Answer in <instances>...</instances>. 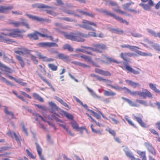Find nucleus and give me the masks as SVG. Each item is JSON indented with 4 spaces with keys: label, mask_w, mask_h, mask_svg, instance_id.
<instances>
[{
    "label": "nucleus",
    "mask_w": 160,
    "mask_h": 160,
    "mask_svg": "<svg viewBox=\"0 0 160 160\" xmlns=\"http://www.w3.org/2000/svg\"><path fill=\"white\" fill-rule=\"evenodd\" d=\"M32 115L34 117V118L36 121H38L39 118H41L44 122H46V120L40 116L38 114L32 112Z\"/></svg>",
    "instance_id": "nucleus-28"
},
{
    "label": "nucleus",
    "mask_w": 160,
    "mask_h": 160,
    "mask_svg": "<svg viewBox=\"0 0 160 160\" xmlns=\"http://www.w3.org/2000/svg\"><path fill=\"white\" fill-rule=\"evenodd\" d=\"M0 81L5 83L8 85H12V84L9 81L7 80L5 78L0 75Z\"/></svg>",
    "instance_id": "nucleus-38"
},
{
    "label": "nucleus",
    "mask_w": 160,
    "mask_h": 160,
    "mask_svg": "<svg viewBox=\"0 0 160 160\" xmlns=\"http://www.w3.org/2000/svg\"><path fill=\"white\" fill-rule=\"evenodd\" d=\"M133 116L134 118L142 127H146L145 124L142 121V118L143 116L142 114H138V117L134 115H133Z\"/></svg>",
    "instance_id": "nucleus-17"
},
{
    "label": "nucleus",
    "mask_w": 160,
    "mask_h": 160,
    "mask_svg": "<svg viewBox=\"0 0 160 160\" xmlns=\"http://www.w3.org/2000/svg\"><path fill=\"white\" fill-rule=\"evenodd\" d=\"M137 153L142 158V159L146 158L145 152L138 151L137 152Z\"/></svg>",
    "instance_id": "nucleus-52"
},
{
    "label": "nucleus",
    "mask_w": 160,
    "mask_h": 160,
    "mask_svg": "<svg viewBox=\"0 0 160 160\" xmlns=\"http://www.w3.org/2000/svg\"><path fill=\"white\" fill-rule=\"evenodd\" d=\"M82 24H79L78 25L80 27L87 30H91L93 31V32H89L88 34H86L88 35L87 37L89 36L93 37H96L97 36L95 32L96 30L91 27V26H92L94 27H97V25L96 23L84 19L82 20Z\"/></svg>",
    "instance_id": "nucleus-3"
},
{
    "label": "nucleus",
    "mask_w": 160,
    "mask_h": 160,
    "mask_svg": "<svg viewBox=\"0 0 160 160\" xmlns=\"http://www.w3.org/2000/svg\"><path fill=\"white\" fill-rule=\"evenodd\" d=\"M92 46L96 48L97 49L101 50H104L107 49L106 46L103 43H98L94 44L92 45Z\"/></svg>",
    "instance_id": "nucleus-19"
},
{
    "label": "nucleus",
    "mask_w": 160,
    "mask_h": 160,
    "mask_svg": "<svg viewBox=\"0 0 160 160\" xmlns=\"http://www.w3.org/2000/svg\"><path fill=\"white\" fill-rule=\"evenodd\" d=\"M13 136H14L15 139L17 141L19 145H20L21 144L20 140L19 138L17 135L15 133H13Z\"/></svg>",
    "instance_id": "nucleus-64"
},
{
    "label": "nucleus",
    "mask_w": 160,
    "mask_h": 160,
    "mask_svg": "<svg viewBox=\"0 0 160 160\" xmlns=\"http://www.w3.org/2000/svg\"><path fill=\"white\" fill-rule=\"evenodd\" d=\"M101 81L106 83L107 86H110V85H112L111 84L112 82V81L110 80L104 79L102 78V79H101Z\"/></svg>",
    "instance_id": "nucleus-54"
},
{
    "label": "nucleus",
    "mask_w": 160,
    "mask_h": 160,
    "mask_svg": "<svg viewBox=\"0 0 160 160\" xmlns=\"http://www.w3.org/2000/svg\"><path fill=\"white\" fill-rule=\"evenodd\" d=\"M139 5L141 6L142 8L145 10L150 11L151 10V7L153 6H150L149 4H143L142 3H140L139 4Z\"/></svg>",
    "instance_id": "nucleus-27"
},
{
    "label": "nucleus",
    "mask_w": 160,
    "mask_h": 160,
    "mask_svg": "<svg viewBox=\"0 0 160 160\" xmlns=\"http://www.w3.org/2000/svg\"><path fill=\"white\" fill-rule=\"evenodd\" d=\"M109 4L112 6L115 7V8H112V9L114 11L121 14H125V12L121 10L118 8V5L116 2L112 1H110L109 2Z\"/></svg>",
    "instance_id": "nucleus-13"
},
{
    "label": "nucleus",
    "mask_w": 160,
    "mask_h": 160,
    "mask_svg": "<svg viewBox=\"0 0 160 160\" xmlns=\"http://www.w3.org/2000/svg\"><path fill=\"white\" fill-rule=\"evenodd\" d=\"M31 51L28 50L26 48H22V55H28L31 54Z\"/></svg>",
    "instance_id": "nucleus-46"
},
{
    "label": "nucleus",
    "mask_w": 160,
    "mask_h": 160,
    "mask_svg": "<svg viewBox=\"0 0 160 160\" xmlns=\"http://www.w3.org/2000/svg\"><path fill=\"white\" fill-rule=\"evenodd\" d=\"M35 7L39 8H51L52 9H55L56 8L53 7L46 5L43 4H37L35 5Z\"/></svg>",
    "instance_id": "nucleus-26"
},
{
    "label": "nucleus",
    "mask_w": 160,
    "mask_h": 160,
    "mask_svg": "<svg viewBox=\"0 0 160 160\" xmlns=\"http://www.w3.org/2000/svg\"><path fill=\"white\" fill-rule=\"evenodd\" d=\"M103 12H104L106 15H109L110 16L113 17L116 20L122 23H125L126 25H128L129 24L128 22L125 20L123 19L122 18L116 16L115 14L109 12L107 10H104Z\"/></svg>",
    "instance_id": "nucleus-6"
},
{
    "label": "nucleus",
    "mask_w": 160,
    "mask_h": 160,
    "mask_svg": "<svg viewBox=\"0 0 160 160\" xmlns=\"http://www.w3.org/2000/svg\"><path fill=\"white\" fill-rule=\"evenodd\" d=\"M87 35L82 33L80 32H78L75 33V37L78 40H74L78 42H83L84 39L83 38L84 37L87 38Z\"/></svg>",
    "instance_id": "nucleus-12"
},
{
    "label": "nucleus",
    "mask_w": 160,
    "mask_h": 160,
    "mask_svg": "<svg viewBox=\"0 0 160 160\" xmlns=\"http://www.w3.org/2000/svg\"><path fill=\"white\" fill-rule=\"evenodd\" d=\"M120 47L123 48H128L130 50L135 51L138 54L142 56L152 57V54L151 53L143 52L137 50V49H139L140 48L136 46H131L129 44H123L120 45Z\"/></svg>",
    "instance_id": "nucleus-4"
},
{
    "label": "nucleus",
    "mask_w": 160,
    "mask_h": 160,
    "mask_svg": "<svg viewBox=\"0 0 160 160\" xmlns=\"http://www.w3.org/2000/svg\"><path fill=\"white\" fill-rule=\"evenodd\" d=\"M110 87L115 89L116 90H122V88L120 87L119 86L116 85V86H113L112 85H110Z\"/></svg>",
    "instance_id": "nucleus-61"
},
{
    "label": "nucleus",
    "mask_w": 160,
    "mask_h": 160,
    "mask_svg": "<svg viewBox=\"0 0 160 160\" xmlns=\"http://www.w3.org/2000/svg\"><path fill=\"white\" fill-rule=\"evenodd\" d=\"M63 114L68 119H69L71 120L73 119V116L72 114L66 112H64Z\"/></svg>",
    "instance_id": "nucleus-49"
},
{
    "label": "nucleus",
    "mask_w": 160,
    "mask_h": 160,
    "mask_svg": "<svg viewBox=\"0 0 160 160\" xmlns=\"http://www.w3.org/2000/svg\"><path fill=\"white\" fill-rule=\"evenodd\" d=\"M143 2H148L150 6H154V3L152 0H141Z\"/></svg>",
    "instance_id": "nucleus-58"
},
{
    "label": "nucleus",
    "mask_w": 160,
    "mask_h": 160,
    "mask_svg": "<svg viewBox=\"0 0 160 160\" xmlns=\"http://www.w3.org/2000/svg\"><path fill=\"white\" fill-rule=\"evenodd\" d=\"M35 105L38 108L42 110L46 111L47 110L46 107L44 105H41L39 104H35Z\"/></svg>",
    "instance_id": "nucleus-59"
},
{
    "label": "nucleus",
    "mask_w": 160,
    "mask_h": 160,
    "mask_svg": "<svg viewBox=\"0 0 160 160\" xmlns=\"http://www.w3.org/2000/svg\"><path fill=\"white\" fill-rule=\"evenodd\" d=\"M105 130L108 132L110 134L113 136H115L116 135V132L114 131L109 127H107L105 129Z\"/></svg>",
    "instance_id": "nucleus-43"
},
{
    "label": "nucleus",
    "mask_w": 160,
    "mask_h": 160,
    "mask_svg": "<svg viewBox=\"0 0 160 160\" xmlns=\"http://www.w3.org/2000/svg\"><path fill=\"white\" fill-rule=\"evenodd\" d=\"M143 41L144 42H147V43L149 44L151 46L153 47L154 49L157 45V43H155L153 42L152 41L148 39L147 38H144Z\"/></svg>",
    "instance_id": "nucleus-25"
},
{
    "label": "nucleus",
    "mask_w": 160,
    "mask_h": 160,
    "mask_svg": "<svg viewBox=\"0 0 160 160\" xmlns=\"http://www.w3.org/2000/svg\"><path fill=\"white\" fill-rule=\"evenodd\" d=\"M26 151L27 154L30 157V158L34 159L35 158V157L29 151L28 149H27L26 150Z\"/></svg>",
    "instance_id": "nucleus-62"
},
{
    "label": "nucleus",
    "mask_w": 160,
    "mask_h": 160,
    "mask_svg": "<svg viewBox=\"0 0 160 160\" xmlns=\"http://www.w3.org/2000/svg\"><path fill=\"white\" fill-rule=\"evenodd\" d=\"M38 45L39 47L43 48H45L46 47H58V45L57 44L53 42H42L38 43Z\"/></svg>",
    "instance_id": "nucleus-9"
},
{
    "label": "nucleus",
    "mask_w": 160,
    "mask_h": 160,
    "mask_svg": "<svg viewBox=\"0 0 160 160\" xmlns=\"http://www.w3.org/2000/svg\"><path fill=\"white\" fill-rule=\"evenodd\" d=\"M122 89L124 90L125 93L128 92L133 96H138L142 97L143 99L146 98L147 97L150 98H152V95L151 93L146 89H142V91H132L130 89L126 87L122 88Z\"/></svg>",
    "instance_id": "nucleus-2"
},
{
    "label": "nucleus",
    "mask_w": 160,
    "mask_h": 160,
    "mask_svg": "<svg viewBox=\"0 0 160 160\" xmlns=\"http://www.w3.org/2000/svg\"><path fill=\"white\" fill-rule=\"evenodd\" d=\"M32 96L34 99L41 102H44L43 99L38 94L34 93L32 94Z\"/></svg>",
    "instance_id": "nucleus-32"
},
{
    "label": "nucleus",
    "mask_w": 160,
    "mask_h": 160,
    "mask_svg": "<svg viewBox=\"0 0 160 160\" xmlns=\"http://www.w3.org/2000/svg\"><path fill=\"white\" fill-rule=\"evenodd\" d=\"M62 48L64 50L67 49L70 52H72L73 51V48L68 44H66L63 45Z\"/></svg>",
    "instance_id": "nucleus-41"
},
{
    "label": "nucleus",
    "mask_w": 160,
    "mask_h": 160,
    "mask_svg": "<svg viewBox=\"0 0 160 160\" xmlns=\"http://www.w3.org/2000/svg\"><path fill=\"white\" fill-rule=\"evenodd\" d=\"M16 58L19 61L21 67L22 68H23L24 67L25 63L22 58L21 56L18 55H16Z\"/></svg>",
    "instance_id": "nucleus-31"
},
{
    "label": "nucleus",
    "mask_w": 160,
    "mask_h": 160,
    "mask_svg": "<svg viewBox=\"0 0 160 160\" xmlns=\"http://www.w3.org/2000/svg\"><path fill=\"white\" fill-rule=\"evenodd\" d=\"M144 145L150 152L154 155H156V151L155 149L149 142H145Z\"/></svg>",
    "instance_id": "nucleus-10"
},
{
    "label": "nucleus",
    "mask_w": 160,
    "mask_h": 160,
    "mask_svg": "<svg viewBox=\"0 0 160 160\" xmlns=\"http://www.w3.org/2000/svg\"><path fill=\"white\" fill-rule=\"evenodd\" d=\"M38 76L44 82H45L47 84L50 88V89L53 92H54L55 91V89L52 86L50 82H49L46 79H45L41 75V74H39Z\"/></svg>",
    "instance_id": "nucleus-23"
},
{
    "label": "nucleus",
    "mask_w": 160,
    "mask_h": 160,
    "mask_svg": "<svg viewBox=\"0 0 160 160\" xmlns=\"http://www.w3.org/2000/svg\"><path fill=\"white\" fill-rule=\"evenodd\" d=\"M134 54L131 52H121L120 54L121 58L124 61L128 62L129 61L128 57H131L134 56Z\"/></svg>",
    "instance_id": "nucleus-8"
},
{
    "label": "nucleus",
    "mask_w": 160,
    "mask_h": 160,
    "mask_svg": "<svg viewBox=\"0 0 160 160\" xmlns=\"http://www.w3.org/2000/svg\"><path fill=\"white\" fill-rule=\"evenodd\" d=\"M80 57L83 59L85 60L86 61L89 62H92L91 61V58L88 56H86L84 55H81Z\"/></svg>",
    "instance_id": "nucleus-45"
},
{
    "label": "nucleus",
    "mask_w": 160,
    "mask_h": 160,
    "mask_svg": "<svg viewBox=\"0 0 160 160\" xmlns=\"http://www.w3.org/2000/svg\"><path fill=\"white\" fill-rule=\"evenodd\" d=\"M146 30L152 36L155 37H158L160 38V31L157 33L154 30L148 28H147Z\"/></svg>",
    "instance_id": "nucleus-20"
},
{
    "label": "nucleus",
    "mask_w": 160,
    "mask_h": 160,
    "mask_svg": "<svg viewBox=\"0 0 160 160\" xmlns=\"http://www.w3.org/2000/svg\"><path fill=\"white\" fill-rule=\"evenodd\" d=\"M36 32H38L35 31L34 33L29 34L28 35V36L30 38H32L35 40H37L38 38L37 36L38 34Z\"/></svg>",
    "instance_id": "nucleus-36"
},
{
    "label": "nucleus",
    "mask_w": 160,
    "mask_h": 160,
    "mask_svg": "<svg viewBox=\"0 0 160 160\" xmlns=\"http://www.w3.org/2000/svg\"><path fill=\"white\" fill-rule=\"evenodd\" d=\"M57 58L63 60H67L69 58V57L63 53H60L58 55Z\"/></svg>",
    "instance_id": "nucleus-40"
},
{
    "label": "nucleus",
    "mask_w": 160,
    "mask_h": 160,
    "mask_svg": "<svg viewBox=\"0 0 160 160\" xmlns=\"http://www.w3.org/2000/svg\"><path fill=\"white\" fill-rule=\"evenodd\" d=\"M95 72L105 76H110L111 73L108 71H104L101 69L96 68L95 69Z\"/></svg>",
    "instance_id": "nucleus-18"
},
{
    "label": "nucleus",
    "mask_w": 160,
    "mask_h": 160,
    "mask_svg": "<svg viewBox=\"0 0 160 160\" xmlns=\"http://www.w3.org/2000/svg\"><path fill=\"white\" fill-rule=\"evenodd\" d=\"M62 10L65 13L71 15H73L74 16H76L78 17H79L80 16L77 14H76L74 13V12L72 11L69 10H66V9H62Z\"/></svg>",
    "instance_id": "nucleus-42"
},
{
    "label": "nucleus",
    "mask_w": 160,
    "mask_h": 160,
    "mask_svg": "<svg viewBox=\"0 0 160 160\" xmlns=\"http://www.w3.org/2000/svg\"><path fill=\"white\" fill-rule=\"evenodd\" d=\"M25 32L24 30L18 29H9L7 30L5 32L0 33V42L8 44H11L15 42L13 40L9 39L4 36H8L14 38L22 37V33Z\"/></svg>",
    "instance_id": "nucleus-1"
},
{
    "label": "nucleus",
    "mask_w": 160,
    "mask_h": 160,
    "mask_svg": "<svg viewBox=\"0 0 160 160\" xmlns=\"http://www.w3.org/2000/svg\"><path fill=\"white\" fill-rule=\"evenodd\" d=\"M48 66L51 70L53 71H56L57 69V67L52 64H49Z\"/></svg>",
    "instance_id": "nucleus-55"
},
{
    "label": "nucleus",
    "mask_w": 160,
    "mask_h": 160,
    "mask_svg": "<svg viewBox=\"0 0 160 160\" xmlns=\"http://www.w3.org/2000/svg\"><path fill=\"white\" fill-rule=\"evenodd\" d=\"M149 85L151 89L154 92L160 94V91L157 88L156 84H154L151 83L149 84Z\"/></svg>",
    "instance_id": "nucleus-29"
},
{
    "label": "nucleus",
    "mask_w": 160,
    "mask_h": 160,
    "mask_svg": "<svg viewBox=\"0 0 160 160\" xmlns=\"http://www.w3.org/2000/svg\"><path fill=\"white\" fill-rule=\"evenodd\" d=\"M102 58L103 59L102 60H104L105 61V62L106 61H108L110 62H113L116 63H120L119 62H118L112 58H108L104 55L102 56Z\"/></svg>",
    "instance_id": "nucleus-24"
},
{
    "label": "nucleus",
    "mask_w": 160,
    "mask_h": 160,
    "mask_svg": "<svg viewBox=\"0 0 160 160\" xmlns=\"http://www.w3.org/2000/svg\"><path fill=\"white\" fill-rule=\"evenodd\" d=\"M61 32L62 33L64 36L67 39L72 41L78 40L75 38V33H71L69 34L65 32Z\"/></svg>",
    "instance_id": "nucleus-11"
},
{
    "label": "nucleus",
    "mask_w": 160,
    "mask_h": 160,
    "mask_svg": "<svg viewBox=\"0 0 160 160\" xmlns=\"http://www.w3.org/2000/svg\"><path fill=\"white\" fill-rule=\"evenodd\" d=\"M37 55L38 57V58L39 59H42L43 61L46 62H50L53 61V59H52L51 58H48L47 57L42 55L40 53L37 52Z\"/></svg>",
    "instance_id": "nucleus-21"
},
{
    "label": "nucleus",
    "mask_w": 160,
    "mask_h": 160,
    "mask_svg": "<svg viewBox=\"0 0 160 160\" xmlns=\"http://www.w3.org/2000/svg\"><path fill=\"white\" fill-rule=\"evenodd\" d=\"M13 8L12 5L7 6H0V13H6L8 10L12 9Z\"/></svg>",
    "instance_id": "nucleus-14"
},
{
    "label": "nucleus",
    "mask_w": 160,
    "mask_h": 160,
    "mask_svg": "<svg viewBox=\"0 0 160 160\" xmlns=\"http://www.w3.org/2000/svg\"><path fill=\"white\" fill-rule=\"evenodd\" d=\"M48 104L50 107L56 110H58L59 108L56 105V104L52 102H48Z\"/></svg>",
    "instance_id": "nucleus-47"
},
{
    "label": "nucleus",
    "mask_w": 160,
    "mask_h": 160,
    "mask_svg": "<svg viewBox=\"0 0 160 160\" xmlns=\"http://www.w3.org/2000/svg\"><path fill=\"white\" fill-rule=\"evenodd\" d=\"M136 102H138L139 103L144 105L145 106H148L147 103L144 100L137 99L136 100Z\"/></svg>",
    "instance_id": "nucleus-50"
},
{
    "label": "nucleus",
    "mask_w": 160,
    "mask_h": 160,
    "mask_svg": "<svg viewBox=\"0 0 160 160\" xmlns=\"http://www.w3.org/2000/svg\"><path fill=\"white\" fill-rule=\"evenodd\" d=\"M21 22H18L16 21H14L12 20H9L8 22V24L12 25L14 27H18L20 26L21 25H22L24 26L26 28L28 29H29L30 27L28 23L26 22V20L23 19L21 18Z\"/></svg>",
    "instance_id": "nucleus-5"
},
{
    "label": "nucleus",
    "mask_w": 160,
    "mask_h": 160,
    "mask_svg": "<svg viewBox=\"0 0 160 160\" xmlns=\"http://www.w3.org/2000/svg\"><path fill=\"white\" fill-rule=\"evenodd\" d=\"M35 145L36 147L39 156H42L41 153L42 152V149L41 148L37 143H36Z\"/></svg>",
    "instance_id": "nucleus-44"
},
{
    "label": "nucleus",
    "mask_w": 160,
    "mask_h": 160,
    "mask_svg": "<svg viewBox=\"0 0 160 160\" xmlns=\"http://www.w3.org/2000/svg\"><path fill=\"white\" fill-rule=\"evenodd\" d=\"M131 34L133 37L136 38H141L142 37V35L141 34L136 32H132Z\"/></svg>",
    "instance_id": "nucleus-57"
},
{
    "label": "nucleus",
    "mask_w": 160,
    "mask_h": 160,
    "mask_svg": "<svg viewBox=\"0 0 160 160\" xmlns=\"http://www.w3.org/2000/svg\"><path fill=\"white\" fill-rule=\"evenodd\" d=\"M30 57L31 59L33 61L34 63L37 64L38 62V61L36 58V57L32 54H30Z\"/></svg>",
    "instance_id": "nucleus-63"
},
{
    "label": "nucleus",
    "mask_w": 160,
    "mask_h": 160,
    "mask_svg": "<svg viewBox=\"0 0 160 160\" xmlns=\"http://www.w3.org/2000/svg\"><path fill=\"white\" fill-rule=\"evenodd\" d=\"M125 82L133 88H139L140 87L141 85L138 82H135L131 80H126Z\"/></svg>",
    "instance_id": "nucleus-15"
},
{
    "label": "nucleus",
    "mask_w": 160,
    "mask_h": 160,
    "mask_svg": "<svg viewBox=\"0 0 160 160\" xmlns=\"http://www.w3.org/2000/svg\"><path fill=\"white\" fill-rule=\"evenodd\" d=\"M0 68L2 69H4V70H5L6 72H7L9 73L11 72V69L9 68L6 66L5 65L2 63L0 62Z\"/></svg>",
    "instance_id": "nucleus-37"
},
{
    "label": "nucleus",
    "mask_w": 160,
    "mask_h": 160,
    "mask_svg": "<svg viewBox=\"0 0 160 160\" xmlns=\"http://www.w3.org/2000/svg\"><path fill=\"white\" fill-rule=\"evenodd\" d=\"M134 4V2H131L129 3H126L123 5V8L124 9H127L128 10V9H130L128 8L132 5Z\"/></svg>",
    "instance_id": "nucleus-56"
},
{
    "label": "nucleus",
    "mask_w": 160,
    "mask_h": 160,
    "mask_svg": "<svg viewBox=\"0 0 160 160\" xmlns=\"http://www.w3.org/2000/svg\"><path fill=\"white\" fill-rule=\"evenodd\" d=\"M127 102L131 106L135 107H138V106L135 103L129 99H127Z\"/></svg>",
    "instance_id": "nucleus-51"
},
{
    "label": "nucleus",
    "mask_w": 160,
    "mask_h": 160,
    "mask_svg": "<svg viewBox=\"0 0 160 160\" xmlns=\"http://www.w3.org/2000/svg\"><path fill=\"white\" fill-rule=\"evenodd\" d=\"M25 15L28 17L30 19H32L34 20L38 21H42L44 20V19L43 18L36 16L28 14H26Z\"/></svg>",
    "instance_id": "nucleus-22"
},
{
    "label": "nucleus",
    "mask_w": 160,
    "mask_h": 160,
    "mask_svg": "<svg viewBox=\"0 0 160 160\" xmlns=\"http://www.w3.org/2000/svg\"><path fill=\"white\" fill-rule=\"evenodd\" d=\"M73 97L79 103L81 106H83L85 109L87 110L88 109V107L86 104H83L82 102L75 96H73Z\"/></svg>",
    "instance_id": "nucleus-39"
},
{
    "label": "nucleus",
    "mask_w": 160,
    "mask_h": 160,
    "mask_svg": "<svg viewBox=\"0 0 160 160\" xmlns=\"http://www.w3.org/2000/svg\"><path fill=\"white\" fill-rule=\"evenodd\" d=\"M60 19L61 20H64L66 21L72 22H75V20L70 18L68 17H62L60 18Z\"/></svg>",
    "instance_id": "nucleus-53"
},
{
    "label": "nucleus",
    "mask_w": 160,
    "mask_h": 160,
    "mask_svg": "<svg viewBox=\"0 0 160 160\" xmlns=\"http://www.w3.org/2000/svg\"><path fill=\"white\" fill-rule=\"evenodd\" d=\"M87 89L88 91L90 93V94L92 95L93 97L94 98H98L99 99L100 98V96H98L96 93L91 89L89 88L88 87H87Z\"/></svg>",
    "instance_id": "nucleus-34"
},
{
    "label": "nucleus",
    "mask_w": 160,
    "mask_h": 160,
    "mask_svg": "<svg viewBox=\"0 0 160 160\" xmlns=\"http://www.w3.org/2000/svg\"><path fill=\"white\" fill-rule=\"evenodd\" d=\"M112 30L114 33L118 34H122L123 32L122 30L115 28L112 29Z\"/></svg>",
    "instance_id": "nucleus-60"
},
{
    "label": "nucleus",
    "mask_w": 160,
    "mask_h": 160,
    "mask_svg": "<svg viewBox=\"0 0 160 160\" xmlns=\"http://www.w3.org/2000/svg\"><path fill=\"white\" fill-rule=\"evenodd\" d=\"M4 108L3 109L5 113L8 115H10L11 116L12 118H14V115L13 113L11 111H9L8 110V108L6 106H4Z\"/></svg>",
    "instance_id": "nucleus-30"
},
{
    "label": "nucleus",
    "mask_w": 160,
    "mask_h": 160,
    "mask_svg": "<svg viewBox=\"0 0 160 160\" xmlns=\"http://www.w3.org/2000/svg\"><path fill=\"white\" fill-rule=\"evenodd\" d=\"M123 67L126 70L134 74L138 75L140 73V69L139 68H137V70H135L131 67L130 66L127 65L126 63L123 62Z\"/></svg>",
    "instance_id": "nucleus-7"
},
{
    "label": "nucleus",
    "mask_w": 160,
    "mask_h": 160,
    "mask_svg": "<svg viewBox=\"0 0 160 160\" xmlns=\"http://www.w3.org/2000/svg\"><path fill=\"white\" fill-rule=\"evenodd\" d=\"M123 147H124V146H123ZM123 150L125 152L126 155L128 158H130L131 160H135V158L133 154L127 147H124Z\"/></svg>",
    "instance_id": "nucleus-16"
},
{
    "label": "nucleus",
    "mask_w": 160,
    "mask_h": 160,
    "mask_svg": "<svg viewBox=\"0 0 160 160\" xmlns=\"http://www.w3.org/2000/svg\"><path fill=\"white\" fill-rule=\"evenodd\" d=\"M103 91L104 92V95L106 96H114L116 94L115 93L113 92L110 90L108 91L103 90Z\"/></svg>",
    "instance_id": "nucleus-33"
},
{
    "label": "nucleus",
    "mask_w": 160,
    "mask_h": 160,
    "mask_svg": "<svg viewBox=\"0 0 160 160\" xmlns=\"http://www.w3.org/2000/svg\"><path fill=\"white\" fill-rule=\"evenodd\" d=\"M72 127L74 129L78 130L79 129L80 130L82 129H83L84 128L82 127L79 128L78 124L75 121H72L71 122Z\"/></svg>",
    "instance_id": "nucleus-35"
},
{
    "label": "nucleus",
    "mask_w": 160,
    "mask_h": 160,
    "mask_svg": "<svg viewBox=\"0 0 160 160\" xmlns=\"http://www.w3.org/2000/svg\"><path fill=\"white\" fill-rule=\"evenodd\" d=\"M21 125L22 127V131L25 133L26 136H28V132L27 129L25 127L24 124V123H21Z\"/></svg>",
    "instance_id": "nucleus-48"
}]
</instances>
